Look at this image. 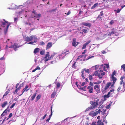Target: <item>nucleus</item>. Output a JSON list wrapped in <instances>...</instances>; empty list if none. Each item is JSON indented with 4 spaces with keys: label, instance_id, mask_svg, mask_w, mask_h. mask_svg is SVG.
Masks as SVG:
<instances>
[{
    "label": "nucleus",
    "instance_id": "obj_1",
    "mask_svg": "<svg viewBox=\"0 0 125 125\" xmlns=\"http://www.w3.org/2000/svg\"><path fill=\"white\" fill-rule=\"evenodd\" d=\"M95 74V76H97L99 77L100 79L102 78L104 75L105 74V73L103 72V70H101V69H100L98 71H97L95 72L94 73Z\"/></svg>",
    "mask_w": 125,
    "mask_h": 125
},
{
    "label": "nucleus",
    "instance_id": "obj_2",
    "mask_svg": "<svg viewBox=\"0 0 125 125\" xmlns=\"http://www.w3.org/2000/svg\"><path fill=\"white\" fill-rule=\"evenodd\" d=\"M24 40L27 42L31 41L34 39H36V37L35 36L32 35L30 37H24Z\"/></svg>",
    "mask_w": 125,
    "mask_h": 125
},
{
    "label": "nucleus",
    "instance_id": "obj_3",
    "mask_svg": "<svg viewBox=\"0 0 125 125\" xmlns=\"http://www.w3.org/2000/svg\"><path fill=\"white\" fill-rule=\"evenodd\" d=\"M19 85V83H17L16 84V86L15 87V88H16V89L15 90V91H14L13 92V93L14 94H17V92H18L19 91V90L21 89V87L23 86L24 85V83H23L21 84V85L18 87V86Z\"/></svg>",
    "mask_w": 125,
    "mask_h": 125
},
{
    "label": "nucleus",
    "instance_id": "obj_4",
    "mask_svg": "<svg viewBox=\"0 0 125 125\" xmlns=\"http://www.w3.org/2000/svg\"><path fill=\"white\" fill-rule=\"evenodd\" d=\"M101 112V111L100 109H99L98 111H96L95 112L94 111H93L90 112L89 115L92 117H94L96 116L98 113H100Z\"/></svg>",
    "mask_w": 125,
    "mask_h": 125
},
{
    "label": "nucleus",
    "instance_id": "obj_5",
    "mask_svg": "<svg viewBox=\"0 0 125 125\" xmlns=\"http://www.w3.org/2000/svg\"><path fill=\"white\" fill-rule=\"evenodd\" d=\"M3 20L5 22H2V26L3 27H5V25H6V23L8 24L7 25V27H6V30H7V31L9 27V26L10 25L11 23H9L8 22V21H6L4 19H3Z\"/></svg>",
    "mask_w": 125,
    "mask_h": 125
},
{
    "label": "nucleus",
    "instance_id": "obj_6",
    "mask_svg": "<svg viewBox=\"0 0 125 125\" xmlns=\"http://www.w3.org/2000/svg\"><path fill=\"white\" fill-rule=\"evenodd\" d=\"M22 45H18V44L15 43L12 45L10 48H13L15 51L17 50V49L19 47H21Z\"/></svg>",
    "mask_w": 125,
    "mask_h": 125
},
{
    "label": "nucleus",
    "instance_id": "obj_7",
    "mask_svg": "<svg viewBox=\"0 0 125 125\" xmlns=\"http://www.w3.org/2000/svg\"><path fill=\"white\" fill-rule=\"evenodd\" d=\"M32 12L33 13V14L32 15V17L33 18H39L41 16L40 14H37L36 12H35L34 11H32Z\"/></svg>",
    "mask_w": 125,
    "mask_h": 125
},
{
    "label": "nucleus",
    "instance_id": "obj_8",
    "mask_svg": "<svg viewBox=\"0 0 125 125\" xmlns=\"http://www.w3.org/2000/svg\"><path fill=\"white\" fill-rule=\"evenodd\" d=\"M98 104L97 103H95L94 102H92V103L91 106L90 108L91 109H93V108H95L97 107V105H98Z\"/></svg>",
    "mask_w": 125,
    "mask_h": 125
},
{
    "label": "nucleus",
    "instance_id": "obj_9",
    "mask_svg": "<svg viewBox=\"0 0 125 125\" xmlns=\"http://www.w3.org/2000/svg\"><path fill=\"white\" fill-rule=\"evenodd\" d=\"M78 42H76V40L75 38L73 39V41L72 42V45L73 46L76 47L78 44Z\"/></svg>",
    "mask_w": 125,
    "mask_h": 125
},
{
    "label": "nucleus",
    "instance_id": "obj_10",
    "mask_svg": "<svg viewBox=\"0 0 125 125\" xmlns=\"http://www.w3.org/2000/svg\"><path fill=\"white\" fill-rule=\"evenodd\" d=\"M94 89L96 92L97 93H100V89L99 88V87L98 85H95L94 87Z\"/></svg>",
    "mask_w": 125,
    "mask_h": 125
},
{
    "label": "nucleus",
    "instance_id": "obj_11",
    "mask_svg": "<svg viewBox=\"0 0 125 125\" xmlns=\"http://www.w3.org/2000/svg\"><path fill=\"white\" fill-rule=\"evenodd\" d=\"M82 24L84 26H87L89 28H90L91 27V24L90 23L84 22H82Z\"/></svg>",
    "mask_w": 125,
    "mask_h": 125
},
{
    "label": "nucleus",
    "instance_id": "obj_12",
    "mask_svg": "<svg viewBox=\"0 0 125 125\" xmlns=\"http://www.w3.org/2000/svg\"><path fill=\"white\" fill-rule=\"evenodd\" d=\"M30 88H28V85H26L25 87V88L23 89L22 90V94H23L24 92H26L27 91L29 90Z\"/></svg>",
    "mask_w": 125,
    "mask_h": 125
},
{
    "label": "nucleus",
    "instance_id": "obj_13",
    "mask_svg": "<svg viewBox=\"0 0 125 125\" xmlns=\"http://www.w3.org/2000/svg\"><path fill=\"white\" fill-rule=\"evenodd\" d=\"M111 83L109 82L106 84L104 88V90L105 91L108 88L109 86L111 85Z\"/></svg>",
    "mask_w": 125,
    "mask_h": 125
},
{
    "label": "nucleus",
    "instance_id": "obj_14",
    "mask_svg": "<svg viewBox=\"0 0 125 125\" xmlns=\"http://www.w3.org/2000/svg\"><path fill=\"white\" fill-rule=\"evenodd\" d=\"M52 45V43L51 42H49L46 45V49H47L51 47Z\"/></svg>",
    "mask_w": 125,
    "mask_h": 125
},
{
    "label": "nucleus",
    "instance_id": "obj_15",
    "mask_svg": "<svg viewBox=\"0 0 125 125\" xmlns=\"http://www.w3.org/2000/svg\"><path fill=\"white\" fill-rule=\"evenodd\" d=\"M91 42L90 40L89 41L87 42L86 43H84L83 45V47L82 48V49H83L85 48L86 46L89 44Z\"/></svg>",
    "mask_w": 125,
    "mask_h": 125
},
{
    "label": "nucleus",
    "instance_id": "obj_16",
    "mask_svg": "<svg viewBox=\"0 0 125 125\" xmlns=\"http://www.w3.org/2000/svg\"><path fill=\"white\" fill-rule=\"evenodd\" d=\"M87 89H89L88 91L90 93H93V87H91L90 86H89L88 87Z\"/></svg>",
    "mask_w": 125,
    "mask_h": 125
},
{
    "label": "nucleus",
    "instance_id": "obj_17",
    "mask_svg": "<svg viewBox=\"0 0 125 125\" xmlns=\"http://www.w3.org/2000/svg\"><path fill=\"white\" fill-rule=\"evenodd\" d=\"M111 79L112 81H113V84H115L117 80L116 78L114 77H111Z\"/></svg>",
    "mask_w": 125,
    "mask_h": 125
},
{
    "label": "nucleus",
    "instance_id": "obj_18",
    "mask_svg": "<svg viewBox=\"0 0 125 125\" xmlns=\"http://www.w3.org/2000/svg\"><path fill=\"white\" fill-rule=\"evenodd\" d=\"M110 94H107V95H105L104 96V99H102V100L103 101H104L106 100V98L109 97L110 96L109 95Z\"/></svg>",
    "mask_w": 125,
    "mask_h": 125
},
{
    "label": "nucleus",
    "instance_id": "obj_19",
    "mask_svg": "<svg viewBox=\"0 0 125 125\" xmlns=\"http://www.w3.org/2000/svg\"><path fill=\"white\" fill-rule=\"evenodd\" d=\"M40 50V49L38 48H36L34 50L33 52L35 54L37 53Z\"/></svg>",
    "mask_w": 125,
    "mask_h": 125
},
{
    "label": "nucleus",
    "instance_id": "obj_20",
    "mask_svg": "<svg viewBox=\"0 0 125 125\" xmlns=\"http://www.w3.org/2000/svg\"><path fill=\"white\" fill-rule=\"evenodd\" d=\"M79 86L80 87V88H79V89H80L81 90H83L84 91H86V86H85L83 87H81L80 85H79Z\"/></svg>",
    "mask_w": 125,
    "mask_h": 125
},
{
    "label": "nucleus",
    "instance_id": "obj_21",
    "mask_svg": "<svg viewBox=\"0 0 125 125\" xmlns=\"http://www.w3.org/2000/svg\"><path fill=\"white\" fill-rule=\"evenodd\" d=\"M81 73H82L81 76L82 77L83 79H84L85 78L84 76H85V75L84 74V73L83 72V71H81Z\"/></svg>",
    "mask_w": 125,
    "mask_h": 125
},
{
    "label": "nucleus",
    "instance_id": "obj_22",
    "mask_svg": "<svg viewBox=\"0 0 125 125\" xmlns=\"http://www.w3.org/2000/svg\"><path fill=\"white\" fill-rule=\"evenodd\" d=\"M8 103V102L7 101H5L2 104H1V106L2 107L4 108V107L5 106L7 105V104Z\"/></svg>",
    "mask_w": 125,
    "mask_h": 125
},
{
    "label": "nucleus",
    "instance_id": "obj_23",
    "mask_svg": "<svg viewBox=\"0 0 125 125\" xmlns=\"http://www.w3.org/2000/svg\"><path fill=\"white\" fill-rule=\"evenodd\" d=\"M98 5V3H96L94 4L91 8V9H93L96 8Z\"/></svg>",
    "mask_w": 125,
    "mask_h": 125
},
{
    "label": "nucleus",
    "instance_id": "obj_24",
    "mask_svg": "<svg viewBox=\"0 0 125 125\" xmlns=\"http://www.w3.org/2000/svg\"><path fill=\"white\" fill-rule=\"evenodd\" d=\"M100 69H101V70H103V71L105 70V67L104 66V65H103L101 66V68H100Z\"/></svg>",
    "mask_w": 125,
    "mask_h": 125
},
{
    "label": "nucleus",
    "instance_id": "obj_25",
    "mask_svg": "<svg viewBox=\"0 0 125 125\" xmlns=\"http://www.w3.org/2000/svg\"><path fill=\"white\" fill-rule=\"evenodd\" d=\"M122 87L121 86H119L118 88L117 89V91L118 92H120L122 91Z\"/></svg>",
    "mask_w": 125,
    "mask_h": 125
},
{
    "label": "nucleus",
    "instance_id": "obj_26",
    "mask_svg": "<svg viewBox=\"0 0 125 125\" xmlns=\"http://www.w3.org/2000/svg\"><path fill=\"white\" fill-rule=\"evenodd\" d=\"M116 71L114 70L113 72L111 74V77H114L116 73Z\"/></svg>",
    "mask_w": 125,
    "mask_h": 125
},
{
    "label": "nucleus",
    "instance_id": "obj_27",
    "mask_svg": "<svg viewBox=\"0 0 125 125\" xmlns=\"http://www.w3.org/2000/svg\"><path fill=\"white\" fill-rule=\"evenodd\" d=\"M49 52H47V53L45 56V58H46L47 57H48L49 58Z\"/></svg>",
    "mask_w": 125,
    "mask_h": 125
},
{
    "label": "nucleus",
    "instance_id": "obj_28",
    "mask_svg": "<svg viewBox=\"0 0 125 125\" xmlns=\"http://www.w3.org/2000/svg\"><path fill=\"white\" fill-rule=\"evenodd\" d=\"M122 69H123L124 71L125 72V64H124L122 65L121 66Z\"/></svg>",
    "mask_w": 125,
    "mask_h": 125
},
{
    "label": "nucleus",
    "instance_id": "obj_29",
    "mask_svg": "<svg viewBox=\"0 0 125 125\" xmlns=\"http://www.w3.org/2000/svg\"><path fill=\"white\" fill-rule=\"evenodd\" d=\"M56 85V88H58L60 87V86H61V84L59 83L58 82L57 83Z\"/></svg>",
    "mask_w": 125,
    "mask_h": 125
},
{
    "label": "nucleus",
    "instance_id": "obj_30",
    "mask_svg": "<svg viewBox=\"0 0 125 125\" xmlns=\"http://www.w3.org/2000/svg\"><path fill=\"white\" fill-rule=\"evenodd\" d=\"M102 16H101L100 15H98V16L97 17V19L99 20H101L102 19Z\"/></svg>",
    "mask_w": 125,
    "mask_h": 125
},
{
    "label": "nucleus",
    "instance_id": "obj_31",
    "mask_svg": "<svg viewBox=\"0 0 125 125\" xmlns=\"http://www.w3.org/2000/svg\"><path fill=\"white\" fill-rule=\"evenodd\" d=\"M101 82V81H98L97 82H94V83L95 84H98Z\"/></svg>",
    "mask_w": 125,
    "mask_h": 125
},
{
    "label": "nucleus",
    "instance_id": "obj_32",
    "mask_svg": "<svg viewBox=\"0 0 125 125\" xmlns=\"http://www.w3.org/2000/svg\"><path fill=\"white\" fill-rule=\"evenodd\" d=\"M83 55H80L78 57V58H77L76 60V61H77V60H78L80 59V58H82L83 57Z\"/></svg>",
    "mask_w": 125,
    "mask_h": 125
},
{
    "label": "nucleus",
    "instance_id": "obj_33",
    "mask_svg": "<svg viewBox=\"0 0 125 125\" xmlns=\"http://www.w3.org/2000/svg\"><path fill=\"white\" fill-rule=\"evenodd\" d=\"M52 106L51 107V114L49 115V117H50V118H51V116L52 115Z\"/></svg>",
    "mask_w": 125,
    "mask_h": 125
},
{
    "label": "nucleus",
    "instance_id": "obj_34",
    "mask_svg": "<svg viewBox=\"0 0 125 125\" xmlns=\"http://www.w3.org/2000/svg\"><path fill=\"white\" fill-rule=\"evenodd\" d=\"M82 31L84 33H87L88 32V31L87 30L85 29H83Z\"/></svg>",
    "mask_w": 125,
    "mask_h": 125
},
{
    "label": "nucleus",
    "instance_id": "obj_35",
    "mask_svg": "<svg viewBox=\"0 0 125 125\" xmlns=\"http://www.w3.org/2000/svg\"><path fill=\"white\" fill-rule=\"evenodd\" d=\"M36 94H33V95L31 97V100H33L34 99L35 96H36Z\"/></svg>",
    "mask_w": 125,
    "mask_h": 125
},
{
    "label": "nucleus",
    "instance_id": "obj_36",
    "mask_svg": "<svg viewBox=\"0 0 125 125\" xmlns=\"http://www.w3.org/2000/svg\"><path fill=\"white\" fill-rule=\"evenodd\" d=\"M104 13H103V11H101L100 13V14L99 15L100 16H101L103 17L104 16Z\"/></svg>",
    "mask_w": 125,
    "mask_h": 125
},
{
    "label": "nucleus",
    "instance_id": "obj_37",
    "mask_svg": "<svg viewBox=\"0 0 125 125\" xmlns=\"http://www.w3.org/2000/svg\"><path fill=\"white\" fill-rule=\"evenodd\" d=\"M45 53L44 51H41L40 52V54L41 55H43Z\"/></svg>",
    "mask_w": 125,
    "mask_h": 125
},
{
    "label": "nucleus",
    "instance_id": "obj_38",
    "mask_svg": "<svg viewBox=\"0 0 125 125\" xmlns=\"http://www.w3.org/2000/svg\"><path fill=\"white\" fill-rule=\"evenodd\" d=\"M12 115V114L10 113L9 115L8 118L7 119V120H8L9 118L11 117Z\"/></svg>",
    "mask_w": 125,
    "mask_h": 125
},
{
    "label": "nucleus",
    "instance_id": "obj_39",
    "mask_svg": "<svg viewBox=\"0 0 125 125\" xmlns=\"http://www.w3.org/2000/svg\"><path fill=\"white\" fill-rule=\"evenodd\" d=\"M41 97V95L39 94L36 97V99H37V100L38 101V100H39Z\"/></svg>",
    "mask_w": 125,
    "mask_h": 125
},
{
    "label": "nucleus",
    "instance_id": "obj_40",
    "mask_svg": "<svg viewBox=\"0 0 125 125\" xmlns=\"http://www.w3.org/2000/svg\"><path fill=\"white\" fill-rule=\"evenodd\" d=\"M111 105V104H110L109 105H106V108L107 109H109Z\"/></svg>",
    "mask_w": 125,
    "mask_h": 125
},
{
    "label": "nucleus",
    "instance_id": "obj_41",
    "mask_svg": "<svg viewBox=\"0 0 125 125\" xmlns=\"http://www.w3.org/2000/svg\"><path fill=\"white\" fill-rule=\"evenodd\" d=\"M36 42V41H34V42H28V44H32L34 43H35Z\"/></svg>",
    "mask_w": 125,
    "mask_h": 125
},
{
    "label": "nucleus",
    "instance_id": "obj_42",
    "mask_svg": "<svg viewBox=\"0 0 125 125\" xmlns=\"http://www.w3.org/2000/svg\"><path fill=\"white\" fill-rule=\"evenodd\" d=\"M16 103H13L11 105V106L10 107V108H13L14 106L15 105V104Z\"/></svg>",
    "mask_w": 125,
    "mask_h": 125
},
{
    "label": "nucleus",
    "instance_id": "obj_43",
    "mask_svg": "<svg viewBox=\"0 0 125 125\" xmlns=\"http://www.w3.org/2000/svg\"><path fill=\"white\" fill-rule=\"evenodd\" d=\"M114 22V21L113 20H111L109 22V24L110 25H112L113 24Z\"/></svg>",
    "mask_w": 125,
    "mask_h": 125
},
{
    "label": "nucleus",
    "instance_id": "obj_44",
    "mask_svg": "<svg viewBox=\"0 0 125 125\" xmlns=\"http://www.w3.org/2000/svg\"><path fill=\"white\" fill-rule=\"evenodd\" d=\"M83 71V72H84V71H85V73H87V70L86 69H83L82 71Z\"/></svg>",
    "mask_w": 125,
    "mask_h": 125
},
{
    "label": "nucleus",
    "instance_id": "obj_45",
    "mask_svg": "<svg viewBox=\"0 0 125 125\" xmlns=\"http://www.w3.org/2000/svg\"><path fill=\"white\" fill-rule=\"evenodd\" d=\"M10 90H11L9 89L6 92L5 94H8L10 92Z\"/></svg>",
    "mask_w": 125,
    "mask_h": 125
},
{
    "label": "nucleus",
    "instance_id": "obj_46",
    "mask_svg": "<svg viewBox=\"0 0 125 125\" xmlns=\"http://www.w3.org/2000/svg\"><path fill=\"white\" fill-rule=\"evenodd\" d=\"M9 108V106H8L7 108V109H5L4 111H5V112H4V114H7V110L8 109V108Z\"/></svg>",
    "mask_w": 125,
    "mask_h": 125
},
{
    "label": "nucleus",
    "instance_id": "obj_47",
    "mask_svg": "<svg viewBox=\"0 0 125 125\" xmlns=\"http://www.w3.org/2000/svg\"><path fill=\"white\" fill-rule=\"evenodd\" d=\"M55 53H53L52 55H51L50 57H49V58L50 59H51L55 55Z\"/></svg>",
    "mask_w": 125,
    "mask_h": 125
},
{
    "label": "nucleus",
    "instance_id": "obj_48",
    "mask_svg": "<svg viewBox=\"0 0 125 125\" xmlns=\"http://www.w3.org/2000/svg\"><path fill=\"white\" fill-rule=\"evenodd\" d=\"M106 110L105 109H104L103 110V111L102 112V115H104L105 113V112H106Z\"/></svg>",
    "mask_w": 125,
    "mask_h": 125
},
{
    "label": "nucleus",
    "instance_id": "obj_49",
    "mask_svg": "<svg viewBox=\"0 0 125 125\" xmlns=\"http://www.w3.org/2000/svg\"><path fill=\"white\" fill-rule=\"evenodd\" d=\"M81 85L82 86H83L85 84V83L84 82H83L82 83H80Z\"/></svg>",
    "mask_w": 125,
    "mask_h": 125
},
{
    "label": "nucleus",
    "instance_id": "obj_50",
    "mask_svg": "<svg viewBox=\"0 0 125 125\" xmlns=\"http://www.w3.org/2000/svg\"><path fill=\"white\" fill-rule=\"evenodd\" d=\"M104 65H106V67L107 68H109V65L108 64L106 63L105 64H104Z\"/></svg>",
    "mask_w": 125,
    "mask_h": 125
},
{
    "label": "nucleus",
    "instance_id": "obj_51",
    "mask_svg": "<svg viewBox=\"0 0 125 125\" xmlns=\"http://www.w3.org/2000/svg\"><path fill=\"white\" fill-rule=\"evenodd\" d=\"M5 112V111H4L3 112V113L1 114V117H2L3 116H4V115H5L4 114V112Z\"/></svg>",
    "mask_w": 125,
    "mask_h": 125
},
{
    "label": "nucleus",
    "instance_id": "obj_52",
    "mask_svg": "<svg viewBox=\"0 0 125 125\" xmlns=\"http://www.w3.org/2000/svg\"><path fill=\"white\" fill-rule=\"evenodd\" d=\"M76 63V62H75L73 64V67L74 68H75V64Z\"/></svg>",
    "mask_w": 125,
    "mask_h": 125
},
{
    "label": "nucleus",
    "instance_id": "obj_53",
    "mask_svg": "<svg viewBox=\"0 0 125 125\" xmlns=\"http://www.w3.org/2000/svg\"><path fill=\"white\" fill-rule=\"evenodd\" d=\"M55 96V94H51V97L52 98H54Z\"/></svg>",
    "mask_w": 125,
    "mask_h": 125
},
{
    "label": "nucleus",
    "instance_id": "obj_54",
    "mask_svg": "<svg viewBox=\"0 0 125 125\" xmlns=\"http://www.w3.org/2000/svg\"><path fill=\"white\" fill-rule=\"evenodd\" d=\"M93 79L92 78V76L91 75H89V79L90 80H91Z\"/></svg>",
    "mask_w": 125,
    "mask_h": 125
},
{
    "label": "nucleus",
    "instance_id": "obj_55",
    "mask_svg": "<svg viewBox=\"0 0 125 125\" xmlns=\"http://www.w3.org/2000/svg\"><path fill=\"white\" fill-rule=\"evenodd\" d=\"M71 12L70 11H69L67 13H65V14H66L67 15H69L71 13Z\"/></svg>",
    "mask_w": 125,
    "mask_h": 125
},
{
    "label": "nucleus",
    "instance_id": "obj_56",
    "mask_svg": "<svg viewBox=\"0 0 125 125\" xmlns=\"http://www.w3.org/2000/svg\"><path fill=\"white\" fill-rule=\"evenodd\" d=\"M90 109H91V108H90V107H89L87 108L85 110V111H87L89 110Z\"/></svg>",
    "mask_w": 125,
    "mask_h": 125
},
{
    "label": "nucleus",
    "instance_id": "obj_57",
    "mask_svg": "<svg viewBox=\"0 0 125 125\" xmlns=\"http://www.w3.org/2000/svg\"><path fill=\"white\" fill-rule=\"evenodd\" d=\"M40 43H41V45H44L45 44V43L43 42H41Z\"/></svg>",
    "mask_w": 125,
    "mask_h": 125
},
{
    "label": "nucleus",
    "instance_id": "obj_58",
    "mask_svg": "<svg viewBox=\"0 0 125 125\" xmlns=\"http://www.w3.org/2000/svg\"><path fill=\"white\" fill-rule=\"evenodd\" d=\"M36 70H40V68L38 66H37L36 68H35Z\"/></svg>",
    "mask_w": 125,
    "mask_h": 125
},
{
    "label": "nucleus",
    "instance_id": "obj_59",
    "mask_svg": "<svg viewBox=\"0 0 125 125\" xmlns=\"http://www.w3.org/2000/svg\"><path fill=\"white\" fill-rule=\"evenodd\" d=\"M121 10L119 9H118L116 10V12L117 13H119L120 11Z\"/></svg>",
    "mask_w": 125,
    "mask_h": 125
},
{
    "label": "nucleus",
    "instance_id": "obj_60",
    "mask_svg": "<svg viewBox=\"0 0 125 125\" xmlns=\"http://www.w3.org/2000/svg\"><path fill=\"white\" fill-rule=\"evenodd\" d=\"M47 116V114H46L44 115L43 117L42 118V119H44L46 117V116Z\"/></svg>",
    "mask_w": 125,
    "mask_h": 125
},
{
    "label": "nucleus",
    "instance_id": "obj_61",
    "mask_svg": "<svg viewBox=\"0 0 125 125\" xmlns=\"http://www.w3.org/2000/svg\"><path fill=\"white\" fill-rule=\"evenodd\" d=\"M116 33V32L115 31H112L111 32V34H112V35L113 34H115Z\"/></svg>",
    "mask_w": 125,
    "mask_h": 125
},
{
    "label": "nucleus",
    "instance_id": "obj_62",
    "mask_svg": "<svg viewBox=\"0 0 125 125\" xmlns=\"http://www.w3.org/2000/svg\"><path fill=\"white\" fill-rule=\"evenodd\" d=\"M106 53V52H105L104 50H103L102 51V54H104L105 53Z\"/></svg>",
    "mask_w": 125,
    "mask_h": 125
},
{
    "label": "nucleus",
    "instance_id": "obj_63",
    "mask_svg": "<svg viewBox=\"0 0 125 125\" xmlns=\"http://www.w3.org/2000/svg\"><path fill=\"white\" fill-rule=\"evenodd\" d=\"M90 85L91 86H93V84L92 82H90Z\"/></svg>",
    "mask_w": 125,
    "mask_h": 125
},
{
    "label": "nucleus",
    "instance_id": "obj_64",
    "mask_svg": "<svg viewBox=\"0 0 125 125\" xmlns=\"http://www.w3.org/2000/svg\"><path fill=\"white\" fill-rule=\"evenodd\" d=\"M91 125H96L95 122H93Z\"/></svg>",
    "mask_w": 125,
    "mask_h": 125
}]
</instances>
